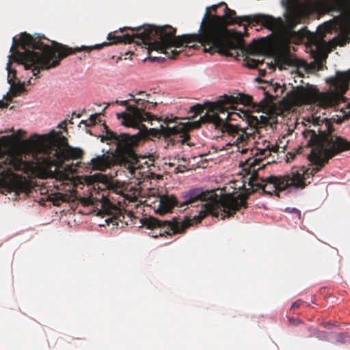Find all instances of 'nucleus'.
<instances>
[{
    "label": "nucleus",
    "instance_id": "b1692460",
    "mask_svg": "<svg viewBox=\"0 0 350 350\" xmlns=\"http://www.w3.org/2000/svg\"><path fill=\"white\" fill-rule=\"evenodd\" d=\"M285 212L288 213L295 214L297 216V217L298 218V219H299V220L301 219V211L296 208L287 207L285 208Z\"/></svg>",
    "mask_w": 350,
    "mask_h": 350
},
{
    "label": "nucleus",
    "instance_id": "4be33fe9",
    "mask_svg": "<svg viewBox=\"0 0 350 350\" xmlns=\"http://www.w3.org/2000/svg\"><path fill=\"white\" fill-rule=\"evenodd\" d=\"M299 23V19L296 16H291L287 18V23L291 29H293Z\"/></svg>",
    "mask_w": 350,
    "mask_h": 350
},
{
    "label": "nucleus",
    "instance_id": "473e14b6",
    "mask_svg": "<svg viewBox=\"0 0 350 350\" xmlns=\"http://www.w3.org/2000/svg\"><path fill=\"white\" fill-rule=\"evenodd\" d=\"M337 340H338V342H343V341H344V335L342 334H338V336L337 337Z\"/></svg>",
    "mask_w": 350,
    "mask_h": 350
},
{
    "label": "nucleus",
    "instance_id": "f03ea898",
    "mask_svg": "<svg viewBox=\"0 0 350 350\" xmlns=\"http://www.w3.org/2000/svg\"><path fill=\"white\" fill-rule=\"evenodd\" d=\"M27 143L31 148V161H25L18 157H11L3 162L0 161L2 183L15 193H29L31 187L29 180L14 173L13 170L27 173L33 170L40 175L64 180L67 178L64 171L74 170L72 164L64 165V163L80 159L84 153L82 149L69 146L67 138L60 131L54 130L45 135H32Z\"/></svg>",
    "mask_w": 350,
    "mask_h": 350
},
{
    "label": "nucleus",
    "instance_id": "f8f14e48",
    "mask_svg": "<svg viewBox=\"0 0 350 350\" xmlns=\"http://www.w3.org/2000/svg\"><path fill=\"white\" fill-rule=\"evenodd\" d=\"M329 99V96L328 94H321L316 88L302 85L293 88L287 93L284 98V100L290 106L310 105L319 101L323 102Z\"/></svg>",
    "mask_w": 350,
    "mask_h": 350
},
{
    "label": "nucleus",
    "instance_id": "5701e85b",
    "mask_svg": "<svg viewBox=\"0 0 350 350\" xmlns=\"http://www.w3.org/2000/svg\"><path fill=\"white\" fill-rule=\"evenodd\" d=\"M203 111L204 108L200 105H196L190 108V112L193 113L194 116L200 115Z\"/></svg>",
    "mask_w": 350,
    "mask_h": 350
},
{
    "label": "nucleus",
    "instance_id": "f3484780",
    "mask_svg": "<svg viewBox=\"0 0 350 350\" xmlns=\"http://www.w3.org/2000/svg\"><path fill=\"white\" fill-rule=\"evenodd\" d=\"M347 42H350V33L342 32L338 36L329 40L327 46L330 50H332L337 46H342L345 45Z\"/></svg>",
    "mask_w": 350,
    "mask_h": 350
},
{
    "label": "nucleus",
    "instance_id": "a878e982",
    "mask_svg": "<svg viewBox=\"0 0 350 350\" xmlns=\"http://www.w3.org/2000/svg\"><path fill=\"white\" fill-rule=\"evenodd\" d=\"M226 5V3L221 2V3H219V4L211 5V7H208V8H206V12L205 13L210 14L209 11L216 12L217 9L218 7L221 6V5Z\"/></svg>",
    "mask_w": 350,
    "mask_h": 350
},
{
    "label": "nucleus",
    "instance_id": "423d86ee",
    "mask_svg": "<svg viewBox=\"0 0 350 350\" xmlns=\"http://www.w3.org/2000/svg\"><path fill=\"white\" fill-rule=\"evenodd\" d=\"M183 200H178L174 196H163L159 199L156 212L165 215L172 211L174 206H198L200 203L206 202L201 206L198 215L190 219L192 225L200 223L208 215L219 217L221 216L220 208H229L234 204V200L230 196L219 198L214 190L204 191L202 188H193L182 193ZM189 219V218H187Z\"/></svg>",
    "mask_w": 350,
    "mask_h": 350
},
{
    "label": "nucleus",
    "instance_id": "0eeeda50",
    "mask_svg": "<svg viewBox=\"0 0 350 350\" xmlns=\"http://www.w3.org/2000/svg\"><path fill=\"white\" fill-rule=\"evenodd\" d=\"M178 118L174 120L166 118L165 123L167 126L161 125L160 129H150L147 127L142 122V124L139 127H133L138 129L137 133L135 135H130L126 133H120V135H125L128 140L125 141V146L127 149L133 152H135L133 148L137 146L140 142L146 139L152 137H159L160 136L164 137L167 140L175 142H180L181 144H187L190 145L189 140L190 139L189 131L193 129L200 127V124L198 122H177Z\"/></svg>",
    "mask_w": 350,
    "mask_h": 350
},
{
    "label": "nucleus",
    "instance_id": "cd10ccee",
    "mask_svg": "<svg viewBox=\"0 0 350 350\" xmlns=\"http://www.w3.org/2000/svg\"><path fill=\"white\" fill-rule=\"evenodd\" d=\"M297 153L298 152H288L286 154L287 162H291L293 161Z\"/></svg>",
    "mask_w": 350,
    "mask_h": 350
},
{
    "label": "nucleus",
    "instance_id": "e433bc0d",
    "mask_svg": "<svg viewBox=\"0 0 350 350\" xmlns=\"http://www.w3.org/2000/svg\"><path fill=\"white\" fill-rule=\"evenodd\" d=\"M109 106V103H106V106L103 109V111Z\"/></svg>",
    "mask_w": 350,
    "mask_h": 350
},
{
    "label": "nucleus",
    "instance_id": "58836bf2",
    "mask_svg": "<svg viewBox=\"0 0 350 350\" xmlns=\"http://www.w3.org/2000/svg\"><path fill=\"white\" fill-rule=\"evenodd\" d=\"M77 118H80L81 117V114H77L76 115Z\"/></svg>",
    "mask_w": 350,
    "mask_h": 350
},
{
    "label": "nucleus",
    "instance_id": "aec40b11",
    "mask_svg": "<svg viewBox=\"0 0 350 350\" xmlns=\"http://www.w3.org/2000/svg\"><path fill=\"white\" fill-rule=\"evenodd\" d=\"M264 59H262L247 57L245 59L246 65L250 68H256L263 64Z\"/></svg>",
    "mask_w": 350,
    "mask_h": 350
},
{
    "label": "nucleus",
    "instance_id": "6e6552de",
    "mask_svg": "<svg viewBox=\"0 0 350 350\" xmlns=\"http://www.w3.org/2000/svg\"><path fill=\"white\" fill-rule=\"evenodd\" d=\"M106 133L102 137L101 141L109 142L116 145L114 152L111 154H103L91 159L89 165L94 170L105 171L116 165H128L131 170L139 167L138 159L135 152L127 149L125 141L128 139L125 135H120L116 132L108 129L106 126Z\"/></svg>",
    "mask_w": 350,
    "mask_h": 350
},
{
    "label": "nucleus",
    "instance_id": "412c9836",
    "mask_svg": "<svg viewBox=\"0 0 350 350\" xmlns=\"http://www.w3.org/2000/svg\"><path fill=\"white\" fill-rule=\"evenodd\" d=\"M278 146H272L271 148H269L268 146L267 148H263L259 150V155L266 158L267 157L271 154V152H277L278 150ZM258 151V149L257 150ZM256 155H258V153L256 152Z\"/></svg>",
    "mask_w": 350,
    "mask_h": 350
},
{
    "label": "nucleus",
    "instance_id": "2eb2a0df",
    "mask_svg": "<svg viewBox=\"0 0 350 350\" xmlns=\"http://www.w3.org/2000/svg\"><path fill=\"white\" fill-rule=\"evenodd\" d=\"M327 81L334 86L340 95H343L349 89L350 70L347 72L338 71L335 77H331Z\"/></svg>",
    "mask_w": 350,
    "mask_h": 350
},
{
    "label": "nucleus",
    "instance_id": "72a5a7b5",
    "mask_svg": "<svg viewBox=\"0 0 350 350\" xmlns=\"http://www.w3.org/2000/svg\"><path fill=\"white\" fill-rule=\"evenodd\" d=\"M8 104L7 103H4L2 100H0V108H6L8 107Z\"/></svg>",
    "mask_w": 350,
    "mask_h": 350
},
{
    "label": "nucleus",
    "instance_id": "20e7f679",
    "mask_svg": "<svg viewBox=\"0 0 350 350\" xmlns=\"http://www.w3.org/2000/svg\"><path fill=\"white\" fill-rule=\"evenodd\" d=\"M172 27L170 25L157 27L152 25H144L135 28L124 27L120 29L122 32L124 29H129L133 31L132 34L126 33L122 36L115 35L114 33H109L107 36L109 42H104L93 46H81V47L71 48L68 46L53 42L55 46H42V55H41L43 68H53L59 65L60 62L67 56L77 52L85 51L90 53L93 50H100L104 46L118 43L130 44L135 42L138 45L144 44L147 46L149 53V59L152 62H162L165 57L172 59L175 58L182 51L172 49L176 47L172 43H167L168 36H165V27Z\"/></svg>",
    "mask_w": 350,
    "mask_h": 350
},
{
    "label": "nucleus",
    "instance_id": "c85d7f7f",
    "mask_svg": "<svg viewBox=\"0 0 350 350\" xmlns=\"http://www.w3.org/2000/svg\"><path fill=\"white\" fill-rule=\"evenodd\" d=\"M136 94L140 96L139 98H144L145 100H149L150 94H148L144 92L139 91Z\"/></svg>",
    "mask_w": 350,
    "mask_h": 350
},
{
    "label": "nucleus",
    "instance_id": "bb28decb",
    "mask_svg": "<svg viewBox=\"0 0 350 350\" xmlns=\"http://www.w3.org/2000/svg\"><path fill=\"white\" fill-rule=\"evenodd\" d=\"M303 303L304 301L301 299H297L292 304L290 310H295V309L299 308Z\"/></svg>",
    "mask_w": 350,
    "mask_h": 350
},
{
    "label": "nucleus",
    "instance_id": "4468645a",
    "mask_svg": "<svg viewBox=\"0 0 350 350\" xmlns=\"http://www.w3.org/2000/svg\"><path fill=\"white\" fill-rule=\"evenodd\" d=\"M210 118H211V120L212 121H218L220 122V124H221L224 128L226 133L233 137H237L235 140L237 145L239 146L241 144L243 146L250 139V136L247 135V133L238 126L232 124L224 123L222 120H219V118L215 116H212Z\"/></svg>",
    "mask_w": 350,
    "mask_h": 350
},
{
    "label": "nucleus",
    "instance_id": "c9c22d12",
    "mask_svg": "<svg viewBox=\"0 0 350 350\" xmlns=\"http://www.w3.org/2000/svg\"><path fill=\"white\" fill-rule=\"evenodd\" d=\"M101 200H103V204L105 203V202H108L107 200L106 199L105 196L104 194H102V196H101Z\"/></svg>",
    "mask_w": 350,
    "mask_h": 350
},
{
    "label": "nucleus",
    "instance_id": "f257e3e1",
    "mask_svg": "<svg viewBox=\"0 0 350 350\" xmlns=\"http://www.w3.org/2000/svg\"><path fill=\"white\" fill-rule=\"evenodd\" d=\"M307 140V145L312 148L308 159L314 167L306 168L304 166L294 167L291 172L284 176H270L267 178L259 176L258 172L264 168L265 164L260 165L262 159L250 158L246 160V165L248 167L249 188L245 189V193H240L237 196L232 194H226L219 198L230 196L234 200V204L229 206V208H220L221 218L230 217L239 211L241 208L247 207V199L248 196L261 190L265 194L272 196L275 194L280 197V193L290 187L304 189L310 183L308 179L312 178L319 172L328 163V161L334 155L345 151L342 145L345 142L342 137L334 136L325 132H319L318 134L314 131L307 130L303 133Z\"/></svg>",
    "mask_w": 350,
    "mask_h": 350
},
{
    "label": "nucleus",
    "instance_id": "1a4fd4ad",
    "mask_svg": "<svg viewBox=\"0 0 350 350\" xmlns=\"http://www.w3.org/2000/svg\"><path fill=\"white\" fill-rule=\"evenodd\" d=\"M243 105L244 106H251L255 108L253 99L251 96L238 93L234 95H224L215 103L211 104L209 109L203 116L200 117V120L198 121L200 124L202 123H212L216 129H221L223 132H226L223 126L219 125L218 121L211 120L212 116H215L222 120L224 123L230 124L228 122L231 120H237V118H241L239 113L234 111L237 110L234 105Z\"/></svg>",
    "mask_w": 350,
    "mask_h": 350
},
{
    "label": "nucleus",
    "instance_id": "393cba45",
    "mask_svg": "<svg viewBox=\"0 0 350 350\" xmlns=\"http://www.w3.org/2000/svg\"><path fill=\"white\" fill-rule=\"evenodd\" d=\"M80 202L84 206L93 204V198L92 197H83L80 199Z\"/></svg>",
    "mask_w": 350,
    "mask_h": 350
},
{
    "label": "nucleus",
    "instance_id": "9d476101",
    "mask_svg": "<svg viewBox=\"0 0 350 350\" xmlns=\"http://www.w3.org/2000/svg\"><path fill=\"white\" fill-rule=\"evenodd\" d=\"M115 103L126 107V111L117 114L118 119L121 120V124L124 126L139 127L142 122H151L157 119L151 113L146 111L155 108L157 102L135 98V96L130 94L128 100H117Z\"/></svg>",
    "mask_w": 350,
    "mask_h": 350
},
{
    "label": "nucleus",
    "instance_id": "a211bd4d",
    "mask_svg": "<svg viewBox=\"0 0 350 350\" xmlns=\"http://www.w3.org/2000/svg\"><path fill=\"white\" fill-rule=\"evenodd\" d=\"M284 89V85L282 86L280 84L276 83L275 84H271L269 88V90L273 92L275 95H271L267 92H265V94L266 98H273V97H279L283 94Z\"/></svg>",
    "mask_w": 350,
    "mask_h": 350
},
{
    "label": "nucleus",
    "instance_id": "4c0bfd02",
    "mask_svg": "<svg viewBox=\"0 0 350 350\" xmlns=\"http://www.w3.org/2000/svg\"><path fill=\"white\" fill-rule=\"evenodd\" d=\"M31 79H29V80H28V81H27V84H28V85H30V84H31Z\"/></svg>",
    "mask_w": 350,
    "mask_h": 350
},
{
    "label": "nucleus",
    "instance_id": "7ed1b4c3",
    "mask_svg": "<svg viewBox=\"0 0 350 350\" xmlns=\"http://www.w3.org/2000/svg\"><path fill=\"white\" fill-rule=\"evenodd\" d=\"M224 14L219 16L205 13L202 20L199 33L176 36V29L165 27V36H168L167 43L175 44L176 48L183 45L189 49L197 50L203 46L204 52L213 54L217 52L233 56L230 51L239 50L243 55H260L267 48V38L254 40L249 45L245 44L241 32L236 31L231 34L228 25L243 22L250 25V15L236 16L234 10L224 5Z\"/></svg>",
    "mask_w": 350,
    "mask_h": 350
},
{
    "label": "nucleus",
    "instance_id": "39448f33",
    "mask_svg": "<svg viewBox=\"0 0 350 350\" xmlns=\"http://www.w3.org/2000/svg\"><path fill=\"white\" fill-rule=\"evenodd\" d=\"M42 40L47 39L44 36L38 33L31 36L27 32L21 33L19 39L16 37L12 38V45L10 48L11 55L9 56V62L6 67L8 81L11 85V94L12 96H17L22 92H25L26 90L24 82L14 83L16 70L11 68L12 62L23 65L25 70L31 69L33 75L36 77H38L42 70L49 69L42 68L41 62L42 46L41 45L51 46L44 44Z\"/></svg>",
    "mask_w": 350,
    "mask_h": 350
},
{
    "label": "nucleus",
    "instance_id": "a19ab883",
    "mask_svg": "<svg viewBox=\"0 0 350 350\" xmlns=\"http://www.w3.org/2000/svg\"><path fill=\"white\" fill-rule=\"evenodd\" d=\"M244 29H245V31H246V30H247L246 26L244 27Z\"/></svg>",
    "mask_w": 350,
    "mask_h": 350
},
{
    "label": "nucleus",
    "instance_id": "dca6fc26",
    "mask_svg": "<svg viewBox=\"0 0 350 350\" xmlns=\"http://www.w3.org/2000/svg\"><path fill=\"white\" fill-rule=\"evenodd\" d=\"M109 210V215H111V219L116 223L117 226H118V223L121 222L122 226L125 224H127V221H124L125 217H131V213H127L125 209H122L119 207L116 206L115 205H111Z\"/></svg>",
    "mask_w": 350,
    "mask_h": 350
},
{
    "label": "nucleus",
    "instance_id": "6ab92c4d",
    "mask_svg": "<svg viewBox=\"0 0 350 350\" xmlns=\"http://www.w3.org/2000/svg\"><path fill=\"white\" fill-rule=\"evenodd\" d=\"M239 111L243 114L244 117L247 118L250 126H256L259 124L258 118L250 114L248 111L239 109Z\"/></svg>",
    "mask_w": 350,
    "mask_h": 350
},
{
    "label": "nucleus",
    "instance_id": "c756f323",
    "mask_svg": "<svg viewBox=\"0 0 350 350\" xmlns=\"http://www.w3.org/2000/svg\"><path fill=\"white\" fill-rule=\"evenodd\" d=\"M342 140L345 142V144L342 145L343 147V150H350V142L347 141L345 138L342 137Z\"/></svg>",
    "mask_w": 350,
    "mask_h": 350
},
{
    "label": "nucleus",
    "instance_id": "2f4dec72",
    "mask_svg": "<svg viewBox=\"0 0 350 350\" xmlns=\"http://www.w3.org/2000/svg\"><path fill=\"white\" fill-rule=\"evenodd\" d=\"M99 114H92L90 116V121L91 122V124H94L96 123V119H97V117Z\"/></svg>",
    "mask_w": 350,
    "mask_h": 350
},
{
    "label": "nucleus",
    "instance_id": "ea45409f",
    "mask_svg": "<svg viewBox=\"0 0 350 350\" xmlns=\"http://www.w3.org/2000/svg\"><path fill=\"white\" fill-rule=\"evenodd\" d=\"M81 123H84V124H85V121L82 120V121L81 122Z\"/></svg>",
    "mask_w": 350,
    "mask_h": 350
},
{
    "label": "nucleus",
    "instance_id": "9b49d317",
    "mask_svg": "<svg viewBox=\"0 0 350 350\" xmlns=\"http://www.w3.org/2000/svg\"><path fill=\"white\" fill-rule=\"evenodd\" d=\"M144 227L152 230L150 233L151 237H172L177 234H183L185 230L192 226L190 219H181L178 217H173L171 220H159L153 217H144L140 219Z\"/></svg>",
    "mask_w": 350,
    "mask_h": 350
},
{
    "label": "nucleus",
    "instance_id": "ddd939ff",
    "mask_svg": "<svg viewBox=\"0 0 350 350\" xmlns=\"http://www.w3.org/2000/svg\"><path fill=\"white\" fill-rule=\"evenodd\" d=\"M250 25L254 26L260 24L270 31H280L284 27V22L281 18H275L270 15L257 14L250 15Z\"/></svg>",
    "mask_w": 350,
    "mask_h": 350
},
{
    "label": "nucleus",
    "instance_id": "f704fd0d",
    "mask_svg": "<svg viewBox=\"0 0 350 350\" xmlns=\"http://www.w3.org/2000/svg\"><path fill=\"white\" fill-rule=\"evenodd\" d=\"M66 125H67V122L66 120H64V122H62L59 125V127L60 128H64L65 130H66Z\"/></svg>",
    "mask_w": 350,
    "mask_h": 350
},
{
    "label": "nucleus",
    "instance_id": "7c9ffc66",
    "mask_svg": "<svg viewBox=\"0 0 350 350\" xmlns=\"http://www.w3.org/2000/svg\"><path fill=\"white\" fill-rule=\"evenodd\" d=\"M288 321L291 324H299V323H301V320H299L298 319L293 318V317L288 318Z\"/></svg>",
    "mask_w": 350,
    "mask_h": 350
},
{
    "label": "nucleus",
    "instance_id": "79ce46f5",
    "mask_svg": "<svg viewBox=\"0 0 350 350\" xmlns=\"http://www.w3.org/2000/svg\"><path fill=\"white\" fill-rule=\"evenodd\" d=\"M18 132L21 133V132H23V131L22 130H18Z\"/></svg>",
    "mask_w": 350,
    "mask_h": 350
}]
</instances>
